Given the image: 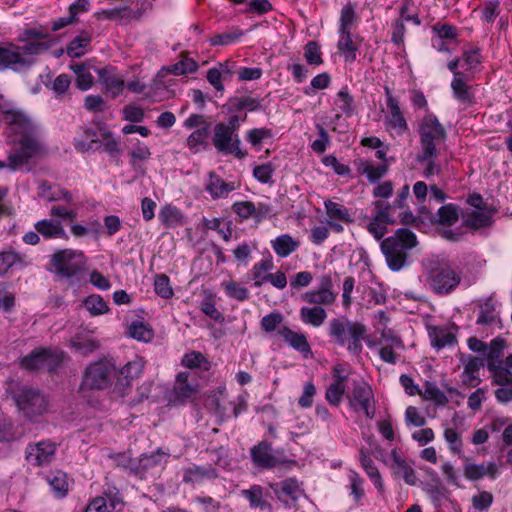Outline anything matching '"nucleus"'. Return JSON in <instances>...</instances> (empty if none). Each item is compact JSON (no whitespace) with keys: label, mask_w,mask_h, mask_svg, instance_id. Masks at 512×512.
<instances>
[{"label":"nucleus","mask_w":512,"mask_h":512,"mask_svg":"<svg viewBox=\"0 0 512 512\" xmlns=\"http://www.w3.org/2000/svg\"><path fill=\"white\" fill-rule=\"evenodd\" d=\"M338 293L334 290L333 281L330 275H322L319 278V285L301 294L300 298L309 306H303L299 310L300 320L309 326L318 328L322 326L327 318L325 306L335 303Z\"/></svg>","instance_id":"f257e3e1"},{"label":"nucleus","mask_w":512,"mask_h":512,"mask_svg":"<svg viewBox=\"0 0 512 512\" xmlns=\"http://www.w3.org/2000/svg\"><path fill=\"white\" fill-rule=\"evenodd\" d=\"M418 244L416 235L408 228H399L381 242V250L388 267L399 271L407 264L409 251Z\"/></svg>","instance_id":"f03ea898"},{"label":"nucleus","mask_w":512,"mask_h":512,"mask_svg":"<svg viewBox=\"0 0 512 512\" xmlns=\"http://www.w3.org/2000/svg\"><path fill=\"white\" fill-rule=\"evenodd\" d=\"M366 332L364 324L346 317L333 318L328 323V334L332 342L338 346H345L354 355L361 353Z\"/></svg>","instance_id":"7ed1b4c3"},{"label":"nucleus","mask_w":512,"mask_h":512,"mask_svg":"<svg viewBox=\"0 0 512 512\" xmlns=\"http://www.w3.org/2000/svg\"><path fill=\"white\" fill-rule=\"evenodd\" d=\"M420 159L437 157V145L446 138V131L433 114H427L419 124Z\"/></svg>","instance_id":"20e7f679"},{"label":"nucleus","mask_w":512,"mask_h":512,"mask_svg":"<svg viewBox=\"0 0 512 512\" xmlns=\"http://www.w3.org/2000/svg\"><path fill=\"white\" fill-rule=\"evenodd\" d=\"M116 380V368L108 360H99L90 363L84 370L81 390H103L113 388V380Z\"/></svg>","instance_id":"39448f33"},{"label":"nucleus","mask_w":512,"mask_h":512,"mask_svg":"<svg viewBox=\"0 0 512 512\" xmlns=\"http://www.w3.org/2000/svg\"><path fill=\"white\" fill-rule=\"evenodd\" d=\"M427 284L437 295L453 292L461 283L462 273L450 264L436 263L427 271Z\"/></svg>","instance_id":"423d86ee"},{"label":"nucleus","mask_w":512,"mask_h":512,"mask_svg":"<svg viewBox=\"0 0 512 512\" xmlns=\"http://www.w3.org/2000/svg\"><path fill=\"white\" fill-rule=\"evenodd\" d=\"M47 149L37 133L21 137L13 152L8 156L7 166L11 170H17L26 165L30 160L44 156Z\"/></svg>","instance_id":"0eeeda50"},{"label":"nucleus","mask_w":512,"mask_h":512,"mask_svg":"<svg viewBox=\"0 0 512 512\" xmlns=\"http://www.w3.org/2000/svg\"><path fill=\"white\" fill-rule=\"evenodd\" d=\"M14 401L28 418L40 416L47 411V400L38 390L23 386L13 395Z\"/></svg>","instance_id":"6e6552de"},{"label":"nucleus","mask_w":512,"mask_h":512,"mask_svg":"<svg viewBox=\"0 0 512 512\" xmlns=\"http://www.w3.org/2000/svg\"><path fill=\"white\" fill-rule=\"evenodd\" d=\"M84 256L80 252L62 250L52 257L53 271L63 278H71L84 267Z\"/></svg>","instance_id":"1a4fd4ad"},{"label":"nucleus","mask_w":512,"mask_h":512,"mask_svg":"<svg viewBox=\"0 0 512 512\" xmlns=\"http://www.w3.org/2000/svg\"><path fill=\"white\" fill-rule=\"evenodd\" d=\"M213 144L221 153L234 155L238 159H243L247 156V152L243 151L240 147L241 141L238 134L226 128L225 123L215 125Z\"/></svg>","instance_id":"9d476101"},{"label":"nucleus","mask_w":512,"mask_h":512,"mask_svg":"<svg viewBox=\"0 0 512 512\" xmlns=\"http://www.w3.org/2000/svg\"><path fill=\"white\" fill-rule=\"evenodd\" d=\"M144 369V361L135 358L129 361L119 371H116V381L111 390L115 397H124L131 389L132 381L138 378Z\"/></svg>","instance_id":"9b49d317"},{"label":"nucleus","mask_w":512,"mask_h":512,"mask_svg":"<svg viewBox=\"0 0 512 512\" xmlns=\"http://www.w3.org/2000/svg\"><path fill=\"white\" fill-rule=\"evenodd\" d=\"M349 405L356 412L362 411L368 419L375 417L374 394L371 387L363 381L354 385Z\"/></svg>","instance_id":"f8f14e48"},{"label":"nucleus","mask_w":512,"mask_h":512,"mask_svg":"<svg viewBox=\"0 0 512 512\" xmlns=\"http://www.w3.org/2000/svg\"><path fill=\"white\" fill-rule=\"evenodd\" d=\"M387 113L385 116V125L388 131L394 132L398 136L404 135L408 131L407 121L400 109L399 101L394 97L389 89L385 87Z\"/></svg>","instance_id":"ddd939ff"},{"label":"nucleus","mask_w":512,"mask_h":512,"mask_svg":"<svg viewBox=\"0 0 512 512\" xmlns=\"http://www.w3.org/2000/svg\"><path fill=\"white\" fill-rule=\"evenodd\" d=\"M56 444L51 440L31 443L26 448V459L33 466L49 465L55 458Z\"/></svg>","instance_id":"4468645a"},{"label":"nucleus","mask_w":512,"mask_h":512,"mask_svg":"<svg viewBox=\"0 0 512 512\" xmlns=\"http://www.w3.org/2000/svg\"><path fill=\"white\" fill-rule=\"evenodd\" d=\"M3 121L6 123L10 132L19 135L20 138L37 133L35 124L23 112L14 110L7 111L3 114Z\"/></svg>","instance_id":"2eb2a0df"},{"label":"nucleus","mask_w":512,"mask_h":512,"mask_svg":"<svg viewBox=\"0 0 512 512\" xmlns=\"http://www.w3.org/2000/svg\"><path fill=\"white\" fill-rule=\"evenodd\" d=\"M167 75L159 71L150 84L147 98L153 102L169 100L175 96L176 82L173 79L166 80Z\"/></svg>","instance_id":"dca6fc26"},{"label":"nucleus","mask_w":512,"mask_h":512,"mask_svg":"<svg viewBox=\"0 0 512 512\" xmlns=\"http://www.w3.org/2000/svg\"><path fill=\"white\" fill-rule=\"evenodd\" d=\"M28 57L24 56L20 46L8 44L0 47V69L21 70L29 67Z\"/></svg>","instance_id":"f3484780"},{"label":"nucleus","mask_w":512,"mask_h":512,"mask_svg":"<svg viewBox=\"0 0 512 512\" xmlns=\"http://www.w3.org/2000/svg\"><path fill=\"white\" fill-rule=\"evenodd\" d=\"M463 474L470 481H478L486 476L495 479L499 474V466L493 461L486 464H477L465 458Z\"/></svg>","instance_id":"a211bd4d"},{"label":"nucleus","mask_w":512,"mask_h":512,"mask_svg":"<svg viewBox=\"0 0 512 512\" xmlns=\"http://www.w3.org/2000/svg\"><path fill=\"white\" fill-rule=\"evenodd\" d=\"M376 213L371 222L367 225L368 231L380 240L387 232V226L392 223L389 210L390 206L383 202H375Z\"/></svg>","instance_id":"6ab92c4d"},{"label":"nucleus","mask_w":512,"mask_h":512,"mask_svg":"<svg viewBox=\"0 0 512 512\" xmlns=\"http://www.w3.org/2000/svg\"><path fill=\"white\" fill-rule=\"evenodd\" d=\"M391 458L392 463L390 464V468L393 474L401 477L404 482L410 486L416 485L418 478L410 461L404 458L396 448L392 449Z\"/></svg>","instance_id":"aec40b11"},{"label":"nucleus","mask_w":512,"mask_h":512,"mask_svg":"<svg viewBox=\"0 0 512 512\" xmlns=\"http://www.w3.org/2000/svg\"><path fill=\"white\" fill-rule=\"evenodd\" d=\"M279 500L286 504L296 502L302 495L303 489L295 478H288L270 485Z\"/></svg>","instance_id":"412c9836"},{"label":"nucleus","mask_w":512,"mask_h":512,"mask_svg":"<svg viewBox=\"0 0 512 512\" xmlns=\"http://www.w3.org/2000/svg\"><path fill=\"white\" fill-rule=\"evenodd\" d=\"M99 80L104 85L105 92L112 98L119 96L125 86L124 78L116 73L112 67L97 70Z\"/></svg>","instance_id":"4be33fe9"},{"label":"nucleus","mask_w":512,"mask_h":512,"mask_svg":"<svg viewBox=\"0 0 512 512\" xmlns=\"http://www.w3.org/2000/svg\"><path fill=\"white\" fill-rule=\"evenodd\" d=\"M103 136L104 133L98 129L85 128L83 129L82 134L75 138V149L82 153L95 151L100 148Z\"/></svg>","instance_id":"5701e85b"},{"label":"nucleus","mask_w":512,"mask_h":512,"mask_svg":"<svg viewBox=\"0 0 512 512\" xmlns=\"http://www.w3.org/2000/svg\"><path fill=\"white\" fill-rule=\"evenodd\" d=\"M478 307L479 312L476 320L477 325H481L490 329L501 327V321L496 312L495 304L491 297L486 298L484 301L480 302Z\"/></svg>","instance_id":"b1692460"},{"label":"nucleus","mask_w":512,"mask_h":512,"mask_svg":"<svg viewBox=\"0 0 512 512\" xmlns=\"http://www.w3.org/2000/svg\"><path fill=\"white\" fill-rule=\"evenodd\" d=\"M251 456L254 463L264 468H273L284 461L272 453L271 445L261 442L251 449Z\"/></svg>","instance_id":"393cba45"},{"label":"nucleus","mask_w":512,"mask_h":512,"mask_svg":"<svg viewBox=\"0 0 512 512\" xmlns=\"http://www.w3.org/2000/svg\"><path fill=\"white\" fill-rule=\"evenodd\" d=\"M217 477V471L212 465H192L184 470L183 481L185 483L200 484Z\"/></svg>","instance_id":"a878e982"},{"label":"nucleus","mask_w":512,"mask_h":512,"mask_svg":"<svg viewBox=\"0 0 512 512\" xmlns=\"http://www.w3.org/2000/svg\"><path fill=\"white\" fill-rule=\"evenodd\" d=\"M278 335L296 351L305 356L311 353L310 345L304 334L295 332L287 326H282L277 331Z\"/></svg>","instance_id":"bb28decb"},{"label":"nucleus","mask_w":512,"mask_h":512,"mask_svg":"<svg viewBox=\"0 0 512 512\" xmlns=\"http://www.w3.org/2000/svg\"><path fill=\"white\" fill-rule=\"evenodd\" d=\"M225 401L226 389L225 387L221 386L212 391V393L208 396L205 404L207 409L213 412L219 418L220 423L227 418Z\"/></svg>","instance_id":"cd10ccee"},{"label":"nucleus","mask_w":512,"mask_h":512,"mask_svg":"<svg viewBox=\"0 0 512 512\" xmlns=\"http://www.w3.org/2000/svg\"><path fill=\"white\" fill-rule=\"evenodd\" d=\"M168 456L169 454L161 449L150 455H143L138 461V466L135 467V473L143 475L155 467L162 466L167 462Z\"/></svg>","instance_id":"c85d7f7f"},{"label":"nucleus","mask_w":512,"mask_h":512,"mask_svg":"<svg viewBox=\"0 0 512 512\" xmlns=\"http://www.w3.org/2000/svg\"><path fill=\"white\" fill-rule=\"evenodd\" d=\"M484 366L482 359L477 357L469 358L465 362L463 372L461 374L462 384L467 387H475L480 383L479 370Z\"/></svg>","instance_id":"c756f323"},{"label":"nucleus","mask_w":512,"mask_h":512,"mask_svg":"<svg viewBox=\"0 0 512 512\" xmlns=\"http://www.w3.org/2000/svg\"><path fill=\"white\" fill-rule=\"evenodd\" d=\"M37 195L48 202L65 200L69 203L72 201V196L67 190L48 182L39 183Z\"/></svg>","instance_id":"7c9ffc66"},{"label":"nucleus","mask_w":512,"mask_h":512,"mask_svg":"<svg viewBox=\"0 0 512 512\" xmlns=\"http://www.w3.org/2000/svg\"><path fill=\"white\" fill-rule=\"evenodd\" d=\"M238 186L234 182H225L214 173H210L209 182L206 186L207 191L212 198H225L234 191Z\"/></svg>","instance_id":"2f4dec72"},{"label":"nucleus","mask_w":512,"mask_h":512,"mask_svg":"<svg viewBox=\"0 0 512 512\" xmlns=\"http://www.w3.org/2000/svg\"><path fill=\"white\" fill-rule=\"evenodd\" d=\"M35 230L46 239L67 238L61 223L54 219H44L35 223Z\"/></svg>","instance_id":"473e14b6"},{"label":"nucleus","mask_w":512,"mask_h":512,"mask_svg":"<svg viewBox=\"0 0 512 512\" xmlns=\"http://www.w3.org/2000/svg\"><path fill=\"white\" fill-rule=\"evenodd\" d=\"M300 245V242L289 234H282L271 241V246L281 258L288 257L295 252Z\"/></svg>","instance_id":"72a5a7b5"},{"label":"nucleus","mask_w":512,"mask_h":512,"mask_svg":"<svg viewBox=\"0 0 512 512\" xmlns=\"http://www.w3.org/2000/svg\"><path fill=\"white\" fill-rule=\"evenodd\" d=\"M505 348V340L496 338L491 341L489 348L485 352L487 366L490 371H497L502 366V354Z\"/></svg>","instance_id":"f704fd0d"},{"label":"nucleus","mask_w":512,"mask_h":512,"mask_svg":"<svg viewBox=\"0 0 512 512\" xmlns=\"http://www.w3.org/2000/svg\"><path fill=\"white\" fill-rule=\"evenodd\" d=\"M360 464L367 476L373 482L376 489L380 492L384 491V482L378 468L374 465L372 458L363 449L360 450Z\"/></svg>","instance_id":"c9c22d12"},{"label":"nucleus","mask_w":512,"mask_h":512,"mask_svg":"<svg viewBox=\"0 0 512 512\" xmlns=\"http://www.w3.org/2000/svg\"><path fill=\"white\" fill-rule=\"evenodd\" d=\"M468 81L469 79L466 78V76H457V78H453L451 82L454 97L465 104H471L474 100L473 89L468 85Z\"/></svg>","instance_id":"e433bc0d"},{"label":"nucleus","mask_w":512,"mask_h":512,"mask_svg":"<svg viewBox=\"0 0 512 512\" xmlns=\"http://www.w3.org/2000/svg\"><path fill=\"white\" fill-rule=\"evenodd\" d=\"M492 216L493 211L490 209L485 208L473 210L466 216L464 223L467 227L479 229L482 227L489 226L491 224Z\"/></svg>","instance_id":"4c0bfd02"},{"label":"nucleus","mask_w":512,"mask_h":512,"mask_svg":"<svg viewBox=\"0 0 512 512\" xmlns=\"http://www.w3.org/2000/svg\"><path fill=\"white\" fill-rule=\"evenodd\" d=\"M159 219L166 227H176L184 224V215L175 206L167 204L159 212Z\"/></svg>","instance_id":"58836bf2"},{"label":"nucleus","mask_w":512,"mask_h":512,"mask_svg":"<svg viewBox=\"0 0 512 512\" xmlns=\"http://www.w3.org/2000/svg\"><path fill=\"white\" fill-rule=\"evenodd\" d=\"M340 39L338 41V50L344 55L347 62L356 60V52L358 45L353 41L351 31L339 32Z\"/></svg>","instance_id":"ea45409f"},{"label":"nucleus","mask_w":512,"mask_h":512,"mask_svg":"<svg viewBox=\"0 0 512 512\" xmlns=\"http://www.w3.org/2000/svg\"><path fill=\"white\" fill-rule=\"evenodd\" d=\"M244 498L249 501L252 508H258L262 511L270 510L271 505L263 499V488L259 485H254L250 489L241 491Z\"/></svg>","instance_id":"a19ab883"},{"label":"nucleus","mask_w":512,"mask_h":512,"mask_svg":"<svg viewBox=\"0 0 512 512\" xmlns=\"http://www.w3.org/2000/svg\"><path fill=\"white\" fill-rule=\"evenodd\" d=\"M273 266L271 259L261 260L254 264L251 269V274L255 287H261L265 282H268L271 274L270 271L273 269Z\"/></svg>","instance_id":"79ce46f5"},{"label":"nucleus","mask_w":512,"mask_h":512,"mask_svg":"<svg viewBox=\"0 0 512 512\" xmlns=\"http://www.w3.org/2000/svg\"><path fill=\"white\" fill-rule=\"evenodd\" d=\"M345 379L343 375H336V379L328 386L325 398L331 405L340 404L345 392Z\"/></svg>","instance_id":"37998d69"},{"label":"nucleus","mask_w":512,"mask_h":512,"mask_svg":"<svg viewBox=\"0 0 512 512\" xmlns=\"http://www.w3.org/2000/svg\"><path fill=\"white\" fill-rule=\"evenodd\" d=\"M198 69L197 63L192 58H182L177 63L164 66L160 70L165 75L173 74V75H184L188 73H193Z\"/></svg>","instance_id":"c03bdc74"},{"label":"nucleus","mask_w":512,"mask_h":512,"mask_svg":"<svg viewBox=\"0 0 512 512\" xmlns=\"http://www.w3.org/2000/svg\"><path fill=\"white\" fill-rule=\"evenodd\" d=\"M90 42L91 36L88 33L82 32L68 44L66 49L68 56L72 58L82 57L86 53Z\"/></svg>","instance_id":"a18cd8bd"},{"label":"nucleus","mask_w":512,"mask_h":512,"mask_svg":"<svg viewBox=\"0 0 512 512\" xmlns=\"http://www.w3.org/2000/svg\"><path fill=\"white\" fill-rule=\"evenodd\" d=\"M50 355L46 349H36L21 359V366L27 370L45 369L44 363Z\"/></svg>","instance_id":"49530a36"},{"label":"nucleus","mask_w":512,"mask_h":512,"mask_svg":"<svg viewBox=\"0 0 512 512\" xmlns=\"http://www.w3.org/2000/svg\"><path fill=\"white\" fill-rule=\"evenodd\" d=\"M429 338L431 345L438 350L448 345H452L455 341V337L451 333L440 327L430 328Z\"/></svg>","instance_id":"de8ad7c7"},{"label":"nucleus","mask_w":512,"mask_h":512,"mask_svg":"<svg viewBox=\"0 0 512 512\" xmlns=\"http://www.w3.org/2000/svg\"><path fill=\"white\" fill-rule=\"evenodd\" d=\"M83 306L92 316H99L109 312V306L100 295H90L83 301Z\"/></svg>","instance_id":"09e8293b"},{"label":"nucleus","mask_w":512,"mask_h":512,"mask_svg":"<svg viewBox=\"0 0 512 512\" xmlns=\"http://www.w3.org/2000/svg\"><path fill=\"white\" fill-rule=\"evenodd\" d=\"M47 482L57 496L63 497L68 491L67 475L62 471L51 472L47 475Z\"/></svg>","instance_id":"8fccbe9b"},{"label":"nucleus","mask_w":512,"mask_h":512,"mask_svg":"<svg viewBox=\"0 0 512 512\" xmlns=\"http://www.w3.org/2000/svg\"><path fill=\"white\" fill-rule=\"evenodd\" d=\"M128 335L138 341L149 342L153 339L154 333L148 324L135 321L128 327Z\"/></svg>","instance_id":"3c124183"},{"label":"nucleus","mask_w":512,"mask_h":512,"mask_svg":"<svg viewBox=\"0 0 512 512\" xmlns=\"http://www.w3.org/2000/svg\"><path fill=\"white\" fill-rule=\"evenodd\" d=\"M326 213L331 219L339 220L341 222H352L349 210L342 204L327 200L324 203Z\"/></svg>","instance_id":"603ef678"},{"label":"nucleus","mask_w":512,"mask_h":512,"mask_svg":"<svg viewBox=\"0 0 512 512\" xmlns=\"http://www.w3.org/2000/svg\"><path fill=\"white\" fill-rule=\"evenodd\" d=\"M420 395H422L425 400L433 401L438 406H444L449 402L445 393L440 390L435 383L431 382L425 383L424 392Z\"/></svg>","instance_id":"864d4df0"},{"label":"nucleus","mask_w":512,"mask_h":512,"mask_svg":"<svg viewBox=\"0 0 512 512\" xmlns=\"http://www.w3.org/2000/svg\"><path fill=\"white\" fill-rule=\"evenodd\" d=\"M188 377L185 372L177 375L175 393L180 398H190L196 393V385L189 383Z\"/></svg>","instance_id":"5fc2aeb1"},{"label":"nucleus","mask_w":512,"mask_h":512,"mask_svg":"<svg viewBox=\"0 0 512 512\" xmlns=\"http://www.w3.org/2000/svg\"><path fill=\"white\" fill-rule=\"evenodd\" d=\"M181 364L190 369L203 368L204 370H209L210 368L209 361L201 352L197 351L185 354L181 360Z\"/></svg>","instance_id":"6e6d98bb"},{"label":"nucleus","mask_w":512,"mask_h":512,"mask_svg":"<svg viewBox=\"0 0 512 512\" xmlns=\"http://www.w3.org/2000/svg\"><path fill=\"white\" fill-rule=\"evenodd\" d=\"M71 69L76 74V85L82 90H88L93 85V76L83 64H76L71 66Z\"/></svg>","instance_id":"4d7b16f0"},{"label":"nucleus","mask_w":512,"mask_h":512,"mask_svg":"<svg viewBox=\"0 0 512 512\" xmlns=\"http://www.w3.org/2000/svg\"><path fill=\"white\" fill-rule=\"evenodd\" d=\"M108 19L126 18L129 20H139L144 11L142 9L132 10L128 7L115 8L102 12Z\"/></svg>","instance_id":"13d9d810"},{"label":"nucleus","mask_w":512,"mask_h":512,"mask_svg":"<svg viewBox=\"0 0 512 512\" xmlns=\"http://www.w3.org/2000/svg\"><path fill=\"white\" fill-rule=\"evenodd\" d=\"M228 106L230 110L240 111V110H248L255 111L260 107V102L251 97H232L228 101Z\"/></svg>","instance_id":"bf43d9fd"},{"label":"nucleus","mask_w":512,"mask_h":512,"mask_svg":"<svg viewBox=\"0 0 512 512\" xmlns=\"http://www.w3.org/2000/svg\"><path fill=\"white\" fill-rule=\"evenodd\" d=\"M209 129L210 125H205L203 128L196 129L190 134L187 138V145L191 151L196 153L201 149L209 135Z\"/></svg>","instance_id":"052dcab7"},{"label":"nucleus","mask_w":512,"mask_h":512,"mask_svg":"<svg viewBox=\"0 0 512 512\" xmlns=\"http://www.w3.org/2000/svg\"><path fill=\"white\" fill-rule=\"evenodd\" d=\"M24 258L13 250L0 252V275H4L17 263H23Z\"/></svg>","instance_id":"680f3d73"},{"label":"nucleus","mask_w":512,"mask_h":512,"mask_svg":"<svg viewBox=\"0 0 512 512\" xmlns=\"http://www.w3.org/2000/svg\"><path fill=\"white\" fill-rule=\"evenodd\" d=\"M49 44L41 41H25L23 46H20L24 56L28 57L29 67L34 63V57L40 53L48 50Z\"/></svg>","instance_id":"e2e57ef3"},{"label":"nucleus","mask_w":512,"mask_h":512,"mask_svg":"<svg viewBox=\"0 0 512 512\" xmlns=\"http://www.w3.org/2000/svg\"><path fill=\"white\" fill-rule=\"evenodd\" d=\"M337 109L346 116H351L354 112V99L346 89H342L337 94L335 101Z\"/></svg>","instance_id":"0e129e2a"},{"label":"nucleus","mask_w":512,"mask_h":512,"mask_svg":"<svg viewBox=\"0 0 512 512\" xmlns=\"http://www.w3.org/2000/svg\"><path fill=\"white\" fill-rule=\"evenodd\" d=\"M272 137V133L267 128H254L246 133V140L254 147L259 149L263 141Z\"/></svg>","instance_id":"69168bd1"},{"label":"nucleus","mask_w":512,"mask_h":512,"mask_svg":"<svg viewBox=\"0 0 512 512\" xmlns=\"http://www.w3.org/2000/svg\"><path fill=\"white\" fill-rule=\"evenodd\" d=\"M355 19V8L351 3H348L341 10L339 32L351 31Z\"/></svg>","instance_id":"338daca9"},{"label":"nucleus","mask_w":512,"mask_h":512,"mask_svg":"<svg viewBox=\"0 0 512 512\" xmlns=\"http://www.w3.org/2000/svg\"><path fill=\"white\" fill-rule=\"evenodd\" d=\"M494 500L493 495L488 491H481L471 498L472 507L478 511L483 512L489 509Z\"/></svg>","instance_id":"774afa93"}]
</instances>
